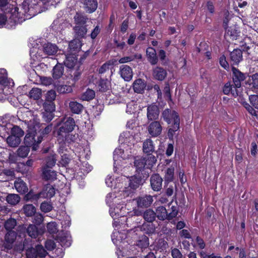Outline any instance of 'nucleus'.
Listing matches in <instances>:
<instances>
[{
	"label": "nucleus",
	"instance_id": "nucleus-1",
	"mask_svg": "<svg viewBox=\"0 0 258 258\" xmlns=\"http://www.w3.org/2000/svg\"><path fill=\"white\" fill-rule=\"evenodd\" d=\"M119 142L123 149L116 148L113 153L114 168H118L122 159L124 160L131 156L132 150L136 143L133 132L125 131L120 134Z\"/></svg>",
	"mask_w": 258,
	"mask_h": 258
},
{
	"label": "nucleus",
	"instance_id": "nucleus-2",
	"mask_svg": "<svg viewBox=\"0 0 258 258\" xmlns=\"http://www.w3.org/2000/svg\"><path fill=\"white\" fill-rule=\"evenodd\" d=\"M30 243H3L1 250L10 253L21 252L25 248L27 258H38L45 257L47 250L41 244H37L34 247H29Z\"/></svg>",
	"mask_w": 258,
	"mask_h": 258
},
{
	"label": "nucleus",
	"instance_id": "nucleus-3",
	"mask_svg": "<svg viewBox=\"0 0 258 258\" xmlns=\"http://www.w3.org/2000/svg\"><path fill=\"white\" fill-rule=\"evenodd\" d=\"M76 125L74 118L71 117H63L59 120L55 126V133L57 139L66 137V135L71 133Z\"/></svg>",
	"mask_w": 258,
	"mask_h": 258
},
{
	"label": "nucleus",
	"instance_id": "nucleus-4",
	"mask_svg": "<svg viewBox=\"0 0 258 258\" xmlns=\"http://www.w3.org/2000/svg\"><path fill=\"white\" fill-rule=\"evenodd\" d=\"M14 83L13 80L8 78L7 71L4 69H0V101L7 98V96L11 93L10 87H13Z\"/></svg>",
	"mask_w": 258,
	"mask_h": 258
},
{
	"label": "nucleus",
	"instance_id": "nucleus-5",
	"mask_svg": "<svg viewBox=\"0 0 258 258\" xmlns=\"http://www.w3.org/2000/svg\"><path fill=\"white\" fill-rule=\"evenodd\" d=\"M10 12L6 15L0 14V28L6 27L8 29L14 28L18 23V11L19 8L12 7Z\"/></svg>",
	"mask_w": 258,
	"mask_h": 258
},
{
	"label": "nucleus",
	"instance_id": "nucleus-6",
	"mask_svg": "<svg viewBox=\"0 0 258 258\" xmlns=\"http://www.w3.org/2000/svg\"><path fill=\"white\" fill-rule=\"evenodd\" d=\"M58 243L56 245L55 243H44V246L47 250L52 251V255L54 258H62L64 255V250L63 247L66 245L69 247L71 245L70 243Z\"/></svg>",
	"mask_w": 258,
	"mask_h": 258
},
{
	"label": "nucleus",
	"instance_id": "nucleus-7",
	"mask_svg": "<svg viewBox=\"0 0 258 258\" xmlns=\"http://www.w3.org/2000/svg\"><path fill=\"white\" fill-rule=\"evenodd\" d=\"M55 194V189L54 187L50 184H47L39 194L35 195L34 198H32V194L29 192L25 198L27 201L31 200L32 199L36 200L40 198H51L54 196Z\"/></svg>",
	"mask_w": 258,
	"mask_h": 258
},
{
	"label": "nucleus",
	"instance_id": "nucleus-8",
	"mask_svg": "<svg viewBox=\"0 0 258 258\" xmlns=\"http://www.w3.org/2000/svg\"><path fill=\"white\" fill-rule=\"evenodd\" d=\"M18 8H19V10L18 11V23H20L22 21L21 19H22L23 15L26 17V19H29L35 15V13L33 11V9L31 7H29V5L27 2H24L22 5Z\"/></svg>",
	"mask_w": 258,
	"mask_h": 258
},
{
	"label": "nucleus",
	"instance_id": "nucleus-9",
	"mask_svg": "<svg viewBox=\"0 0 258 258\" xmlns=\"http://www.w3.org/2000/svg\"><path fill=\"white\" fill-rule=\"evenodd\" d=\"M21 117L23 121L27 123L28 126L30 128H32L35 132H36L38 128H39V119L34 117H32V118L30 119L29 116L32 117V113L30 111L27 110L26 111L22 112Z\"/></svg>",
	"mask_w": 258,
	"mask_h": 258
},
{
	"label": "nucleus",
	"instance_id": "nucleus-10",
	"mask_svg": "<svg viewBox=\"0 0 258 258\" xmlns=\"http://www.w3.org/2000/svg\"><path fill=\"white\" fill-rule=\"evenodd\" d=\"M124 179L127 180L128 186L125 187L123 191L124 196L128 197L134 192V190L139 187L141 180L136 177H131L130 179L124 177Z\"/></svg>",
	"mask_w": 258,
	"mask_h": 258
},
{
	"label": "nucleus",
	"instance_id": "nucleus-11",
	"mask_svg": "<svg viewBox=\"0 0 258 258\" xmlns=\"http://www.w3.org/2000/svg\"><path fill=\"white\" fill-rule=\"evenodd\" d=\"M12 124L8 122L6 119L0 118V137L2 140H4L7 135L10 133L12 129Z\"/></svg>",
	"mask_w": 258,
	"mask_h": 258
},
{
	"label": "nucleus",
	"instance_id": "nucleus-12",
	"mask_svg": "<svg viewBox=\"0 0 258 258\" xmlns=\"http://www.w3.org/2000/svg\"><path fill=\"white\" fill-rule=\"evenodd\" d=\"M76 139V136L75 135H73L71 133L68 134L66 135V137L62 138V139L59 138L57 139V141L59 144V148L58 149L59 153L61 154L63 153L64 150H66L65 149V147L64 145L67 143H71L72 142H75Z\"/></svg>",
	"mask_w": 258,
	"mask_h": 258
},
{
	"label": "nucleus",
	"instance_id": "nucleus-13",
	"mask_svg": "<svg viewBox=\"0 0 258 258\" xmlns=\"http://www.w3.org/2000/svg\"><path fill=\"white\" fill-rule=\"evenodd\" d=\"M162 116L163 119L169 124L172 122H175L176 118L178 121H179V118L177 113L175 111L169 109L164 110Z\"/></svg>",
	"mask_w": 258,
	"mask_h": 258
},
{
	"label": "nucleus",
	"instance_id": "nucleus-14",
	"mask_svg": "<svg viewBox=\"0 0 258 258\" xmlns=\"http://www.w3.org/2000/svg\"><path fill=\"white\" fill-rule=\"evenodd\" d=\"M148 131L150 135L155 137L161 134L162 127L160 122L154 120L149 124Z\"/></svg>",
	"mask_w": 258,
	"mask_h": 258
},
{
	"label": "nucleus",
	"instance_id": "nucleus-15",
	"mask_svg": "<svg viewBox=\"0 0 258 258\" xmlns=\"http://www.w3.org/2000/svg\"><path fill=\"white\" fill-rule=\"evenodd\" d=\"M159 109L158 106L152 104L149 105L147 109V117L149 120H156L158 118Z\"/></svg>",
	"mask_w": 258,
	"mask_h": 258
},
{
	"label": "nucleus",
	"instance_id": "nucleus-16",
	"mask_svg": "<svg viewBox=\"0 0 258 258\" xmlns=\"http://www.w3.org/2000/svg\"><path fill=\"white\" fill-rule=\"evenodd\" d=\"M136 201L139 207L147 208L152 204L153 199L151 195H145L136 198Z\"/></svg>",
	"mask_w": 258,
	"mask_h": 258
},
{
	"label": "nucleus",
	"instance_id": "nucleus-17",
	"mask_svg": "<svg viewBox=\"0 0 258 258\" xmlns=\"http://www.w3.org/2000/svg\"><path fill=\"white\" fill-rule=\"evenodd\" d=\"M163 179L158 174H155L150 178V183L152 189L158 191L162 188Z\"/></svg>",
	"mask_w": 258,
	"mask_h": 258
},
{
	"label": "nucleus",
	"instance_id": "nucleus-18",
	"mask_svg": "<svg viewBox=\"0 0 258 258\" xmlns=\"http://www.w3.org/2000/svg\"><path fill=\"white\" fill-rule=\"evenodd\" d=\"M232 73L233 83L235 87L238 89L241 86V82L245 79V76L244 74L235 68H232Z\"/></svg>",
	"mask_w": 258,
	"mask_h": 258
},
{
	"label": "nucleus",
	"instance_id": "nucleus-19",
	"mask_svg": "<svg viewBox=\"0 0 258 258\" xmlns=\"http://www.w3.org/2000/svg\"><path fill=\"white\" fill-rule=\"evenodd\" d=\"M119 74L125 81H130L133 78L132 69L127 65H122L120 67Z\"/></svg>",
	"mask_w": 258,
	"mask_h": 258
},
{
	"label": "nucleus",
	"instance_id": "nucleus-20",
	"mask_svg": "<svg viewBox=\"0 0 258 258\" xmlns=\"http://www.w3.org/2000/svg\"><path fill=\"white\" fill-rule=\"evenodd\" d=\"M83 4V8L85 11L88 13L94 12L98 7L97 0H81Z\"/></svg>",
	"mask_w": 258,
	"mask_h": 258
},
{
	"label": "nucleus",
	"instance_id": "nucleus-21",
	"mask_svg": "<svg viewBox=\"0 0 258 258\" xmlns=\"http://www.w3.org/2000/svg\"><path fill=\"white\" fill-rule=\"evenodd\" d=\"M65 59L63 61L66 66L69 68H73L77 62V55H73L72 53H68L67 54H61Z\"/></svg>",
	"mask_w": 258,
	"mask_h": 258
},
{
	"label": "nucleus",
	"instance_id": "nucleus-22",
	"mask_svg": "<svg viewBox=\"0 0 258 258\" xmlns=\"http://www.w3.org/2000/svg\"><path fill=\"white\" fill-rule=\"evenodd\" d=\"M57 173L51 168H42V177L45 180L53 181L56 179Z\"/></svg>",
	"mask_w": 258,
	"mask_h": 258
},
{
	"label": "nucleus",
	"instance_id": "nucleus-23",
	"mask_svg": "<svg viewBox=\"0 0 258 258\" xmlns=\"http://www.w3.org/2000/svg\"><path fill=\"white\" fill-rule=\"evenodd\" d=\"M81 46V43L79 39L73 40L69 44L68 53L75 55L80 51Z\"/></svg>",
	"mask_w": 258,
	"mask_h": 258
},
{
	"label": "nucleus",
	"instance_id": "nucleus-24",
	"mask_svg": "<svg viewBox=\"0 0 258 258\" xmlns=\"http://www.w3.org/2000/svg\"><path fill=\"white\" fill-rule=\"evenodd\" d=\"M167 76L166 71L161 67H156L153 70V76L159 81L164 80Z\"/></svg>",
	"mask_w": 258,
	"mask_h": 258
},
{
	"label": "nucleus",
	"instance_id": "nucleus-25",
	"mask_svg": "<svg viewBox=\"0 0 258 258\" xmlns=\"http://www.w3.org/2000/svg\"><path fill=\"white\" fill-rule=\"evenodd\" d=\"M225 33L224 37L226 39L229 40H234L236 39L238 36V32L237 30L236 29L234 26H230L225 28Z\"/></svg>",
	"mask_w": 258,
	"mask_h": 258
},
{
	"label": "nucleus",
	"instance_id": "nucleus-26",
	"mask_svg": "<svg viewBox=\"0 0 258 258\" xmlns=\"http://www.w3.org/2000/svg\"><path fill=\"white\" fill-rule=\"evenodd\" d=\"M58 47L54 44L47 43L45 44L43 47L44 53L48 55H54L57 52Z\"/></svg>",
	"mask_w": 258,
	"mask_h": 258
},
{
	"label": "nucleus",
	"instance_id": "nucleus-27",
	"mask_svg": "<svg viewBox=\"0 0 258 258\" xmlns=\"http://www.w3.org/2000/svg\"><path fill=\"white\" fill-rule=\"evenodd\" d=\"M237 89L235 86L233 87V85L230 83L228 82L225 84L223 89V92L224 94L228 95L231 93L233 96L236 97L239 94V91Z\"/></svg>",
	"mask_w": 258,
	"mask_h": 258
},
{
	"label": "nucleus",
	"instance_id": "nucleus-28",
	"mask_svg": "<svg viewBox=\"0 0 258 258\" xmlns=\"http://www.w3.org/2000/svg\"><path fill=\"white\" fill-rule=\"evenodd\" d=\"M143 150L146 154H152L155 151V146L153 142L150 139L146 140L143 144Z\"/></svg>",
	"mask_w": 258,
	"mask_h": 258
},
{
	"label": "nucleus",
	"instance_id": "nucleus-29",
	"mask_svg": "<svg viewBox=\"0 0 258 258\" xmlns=\"http://www.w3.org/2000/svg\"><path fill=\"white\" fill-rule=\"evenodd\" d=\"M146 53L149 61L153 65L156 64L158 58L155 49L152 47H148L146 50Z\"/></svg>",
	"mask_w": 258,
	"mask_h": 258
},
{
	"label": "nucleus",
	"instance_id": "nucleus-30",
	"mask_svg": "<svg viewBox=\"0 0 258 258\" xmlns=\"http://www.w3.org/2000/svg\"><path fill=\"white\" fill-rule=\"evenodd\" d=\"M15 187L17 191L21 194H25L28 190L26 183L20 178H18L15 181Z\"/></svg>",
	"mask_w": 258,
	"mask_h": 258
},
{
	"label": "nucleus",
	"instance_id": "nucleus-31",
	"mask_svg": "<svg viewBox=\"0 0 258 258\" xmlns=\"http://www.w3.org/2000/svg\"><path fill=\"white\" fill-rule=\"evenodd\" d=\"M230 58L233 64H237L242 59V52L240 49H234L230 53Z\"/></svg>",
	"mask_w": 258,
	"mask_h": 258
},
{
	"label": "nucleus",
	"instance_id": "nucleus-32",
	"mask_svg": "<svg viewBox=\"0 0 258 258\" xmlns=\"http://www.w3.org/2000/svg\"><path fill=\"white\" fill-rule=\"evenodd\" d=\"M64 67L62 63L57 62L53 69L52 76L55 79L61 78L63 75Z\"/></svg>",
	"mask_w": 258,
	"mask_h": 258
},
{
	"label": "nucleus",
	"instance_id": "nucleus-33",
	"mask_svg": "<svg viewBox=\"0 0 258 258\" xmlns=\"http://www.w3.org/2000/svg\"><path fill=\"white\" fill-rule=\"evenodd\" d=\"M69 108L71 111L75 114H80L83 109V106L76 101H72L69 103Z\"/></svg>",
	"mask_w": 258,
	"mask_h": 258
},
{
	"label": "nucleus",
	"instance_id": "nucleus-34",
	"mask_svg": "<svg viewBox=\"0 0 258 258\" xmlns=\"http://www.w3.org/2000/svg\"><path fill=\"white\" fill-rule=\"evenodd\" d=\"M133 87L135 92L142 93L146 87V84L141 79H138L134 81Z\"/></svg>",
	"mask_w": 258,
	"mask_h": 258
},
{
	"label": "nucleus",
	"instance_id": "nucleus-35",
	"mask_svg": "<svg viewBox=\"0 0 258 258\" xmlns=\"http://www.w3.org/2000/svg\"><path fill=\"white\" fill-rule=\"evenodd\" d=\"M56 237V240L59 242H70L73 240L69 231H61L58 233Z\"/></svg>",
	"mask_w": 258,
	"mask_h": 258
},
{
	"label": "nucleus",
	"instance_id": "nucleus-36",
	"mask_svg": "<svg viewBox=\"0 0 258 258\" xmlns=\"http://www.w3.org/2000/svg\"><path fill=\"white\" fill-rule=\"evenodd\" d=\"M140 230L147 234L153 233L155 230V226L152 222H144L140 227Z\"/></svg>",
	"mask_w": 258,
	"mask_h": 258
},
{
	"label": "nucleus",
	"instance_id": "nucleus-37",
	"mask_svg": "<svg viewBox=\"0 0 258 258\" xmlns=\"http://www.w3.org/2000/svg\"><path fill=\"white\" fill-rule=\"evenodd\" d=\"M156 217V213L152 209L146 210L143 213V218L148 222H153Z\"/></svg>",
	"mask_w": 258,
	"mask_h": 258
},
{
	"label": "nucleus",
	"instance_id": "nucleus-38",
	"mask_svg": "<svg viewBox=\"0 0 258 258\" xmlns=\"http://www.w3.org/2000/svg\"><path fill=\"white\" fill-rule=\"evenodd\" d=\"M56 154H50L45 160V165L43 167L52 168L56 163Z\"/></svg>",
	"mask_w": 258,
	"mask_h": 258
},
{
	"label": "nucleus",
	"instance_id": "nucleus-39",
	"mask_svg": "<svg viewBox=\"0 0 258 258\" xmlns=\"http://www.w3.org/2000/svg\"><path fill=\"white\" fill-rule=\"evenodd\" d=\"M7 142L11 147H16L21 143V139L15 136H9L7 139Z\"/></svg>",
	"mask_w": 258,
	"mask_h": 258
},
{
	"label": "nucleus",
	"instance_id": "nucleus-40",
	"mask_svg": "<svg viewBox=\"0 0 258 258\" xmlns=\"http://www.w3.org/2000/svg\"><path fill=\"white\" fill-rule=\"evenodd\" d=\"M156 217L161 220L167 218L168 214L166 208L163 206L158 207L156 209Z\"/></svg>",
	"mask_w": 258,
	"mask_h": 258
},
{
	"label": "nucleus",
	"instance_id": "nucleus-41",
	"mask_svg": "<svg viewBox=\"0 0 258 258\" xmlns=\"http://www.w3.org/2000/svg\"><path fill=\"white\" fill-rule=\"evenodd\" d=\"M174 173V166H171L165 171L164 176L165 184L167 182H171L173 181Z\"/></svg>",
	"mask_w": 258,
	"mask_h": 258
},
{
	"label": "nucleus",
	"instance_id": "nucleus-42",
	"mask_svg": "<svg viewBox=\"0 0 258 258\" xmlns=\"http://www.w3.org/2000/svg\"><path fill=\"white\" fill-rule=\"evenodd\" d=\"M144 159L146 161V168L149 169L153 166L157 161L155 156L152 154H147V155L144 157Z\"/></svg>",
	"mask_w": 258,
	"mask_h": 258
},
{
	"label": "nucleus",
	"instance_id": "nucleus-43",
	"mask_svg": "<svg viewBox=\"0 0 258 258\" xmlns=\"http://www.w3.org/2000/svg\"><path fill=\"white\" fill-rule=\"evenodd\" d=\"M4 154L5 156H4L7 162H9L10 163H14L17 162L18 160L17 154H16L14 153H11L9 150L5 151Z\"/></svg>",
	"mask_w": 258,
	"mask_h": 258
},
{
	"label": "nucleus",
	"instance_id": "nucleus-44",
	"mask_svg": "<svg viewBox=\"0 0 258 258\" xmlns=\"http://www.w3.org/2000/svg\"><path fill=\"white\" fill-rule=\"evenodd\" d=\"M28 235L33 238H36L38 235V231L36 226L33 224H30L26 229Z\"/></svg>",
	"mask_w": 258,
	"mask_h": 258
},
{
	"label": "nucleus",
	"instance_id": "nucleus-45",
	"mask_svg": "<svg viewBox=\"0 0 258 258\" xmlns=\"http://www.w3.org/2000/svg\"><path fill=\"white\" fill-rule=\"evenodd\" d=\"M74 30L78 37L80 38H84L87 32V29L85 26H76L74 27Z\"/></svg>",
	"mask_w": 258,
	"mask_h": 258
},
{
	"label": "nucleus",
	"instance_id": "nucleus-46",
	"mask_svg": "<svg viewBox=\"0 0 258 258\" xmlns=\"http://www.w3.org/2000/svg\"><path fill=\"white\" fill-rule=\"evenodd\" d=\"M42 94L41 90L38 88H32L29 93V97L34 100H38Z\"/></svg>",
	"mask_w": 258,
	"mask_h": 258
},
{
	"label": "nucleus",
	"instance_id": "nucleus-47",
	"mask_svg": "<svg viewBox=\"0 0 258 258\" xmlns=\"http://www.w3.org/2000/svg\"><path fill=\"white\" fill-rule=\"evenodd\" d=\"M6 200L9 204L12 205H16L19 202L20 198L17 194H11L7 196Z\"/></svg>",
	"mask_w": 258,
	"mask_h": 258
},
{
	"label": "nucleus",
	"instance_id": "nucleus-48",
	"mask_svg": "<svg viewBox=\"0 0 258 258\" xmlns=\"http://www.w3.org/2000/svg\"><path fill=\"white\" fill-rule=\"evenodd\" d=\"M30 152V148L26 146H22L20 147L17 151V154L18 157L21 158L26 157Z\"/></svg>",
	"mask_w": 258,
	"mask_h": 258
},
{
	"label": "nucleus",
	"instance_id": "nucleus-49",
	"mask_svg": "<svg viewBox=\"0 0 258 258\" xmlns=\"http://www.w3.org/2000/svg\"><path fill=\"white\" fill-rule=\"evenodd\" d=\"M74 20L76 24L79 25H84L87 22L88 18L85 15L77 13L74 16Z\"/></svg>",
	"mask_w": 258,
	"mask_h": 258
},
{
	"label": "nucleus",
	"instance_id": "nucleus-50",
	"mask_svg": "<svg viewBox=\"0 0 258 258\" xmlns=\"http://www.w3.org/2000/svg\"><path fill=\"white\" fill-rule=\"evenodd\" d=\"M95 95V93L94 90L90 89H88L86 92H85L81 96V99L83 100L89 101L93 99Z\"/></svg>",
	"mask_w": 258,
	"mask_h": 258
},
{
	"label": "nucleus",
	"instance_id": "nucleus-51",
	"mask_svg": "<svg viewBox=\"0 0 258 258\" xmlns=\"http://www.w3.org/2000/svg\"><path fill=\"white\" fill-rule=\"evenodd\" d=\"M35 140L34 135L32 133H27L24 138V143L26 146L29 147L33 145Z\"/></svg>",
	"mask_w": 258,
	"mask_h": 258
},
{
	"label": "nucleus",
	"instance_id": "nucleus-52",
	"mask_svg": "<svg viewBox=\"0 0 258 258\" xmlns=\"http://www.w3.org/2000/svg\"><path fill=\"white\" fill-rule=\"evenodd\" d=\"M24 213L27 216H32L36 212V209L34 206L31 204L25 205L23 207Z\"/></svg>",
	"mask_w": 258,
	"mask_h": 258
},
{
	"label": "nucleus",
	"instance_id": "nucleus-53",
	"mask_svg": "<svg viewBox=\"0 0 258 258\" xmlns=\"http://www.w3.org/2000/svg\"><path fill=\"white\" fill-rule=\"evenodd\" d=\"M10 133L12 134L11 135L18 137L20 139L24 135V132L18 126L13 125V124H12Z\"/></svg>",
	"mask_w": 258,
	"mask_h": 258
},
{
	"label": "nucleus",
	"instance_id": "nucleus-54",
	"mask_svg": "<svg viewBox=\"0 0 258 258\" xmlns=\"http://www.w3.org/2000/svg\"><path fill=\"white\" fill-rule=\"evenodd\" d=\"M167 182L165 184V188L166 190V194L167 196H171L174 192V189L176 188V185L175 183Z\"/></svg>",
	"mask_w": 258,
	"mask_h": 258
},
{
	"label": "nucleus",
	"instance_id": "nucleus-55",
	"mask_svg": "<svg viewBox=\"0 0 258 258\" xmlns=\"http://www.w3.org/2000/svg\"><path fill=\"white\" fill-rule=\"evenodd\" d=\"M17 225V221L14 218L8 219L5 223V228L7 231L12 230Z\"/></svg>",
	"mask_w": 258,
	"mask_h": 258
},
{
	"label": "nucleus",
	"instance_id": "nucleus-56",
	"mask_svg": "<svg viewBox=\"0 0 258 258\" xmlns=\"http://www.w3.org/2000/svg\"><path fill=\"white\" fill-rule=\"evenodd\" d=\"M110 83L107 80H101L98 85L99 90L101 92H106L110 88Z\"/></svg>",
	"mask_w": 258,
	"mask_h": 258
},
{
	"label": "nucleus",
	"instance_id": "nucleus-57",
	"mask_svg": "<svg viewBox=\"0 0 258 258\" xmlns=\"http://www.w3.org/2000/svg\"><path fill=\"white\" fill-rule=\"evenodd\" d=\"M134 163L137 169L140 171L142 170L144 168L146 167V161L144 159V157L136 159Z\"/></svg>",
	"mask_w": 258,
	"mask_h": 258
},
{
	"label": "nucleus",
	"instance_id": "nucleus-58",
	"mask_svg": "<svg viewBox=\"0 0 258 258\" xmlns=\"http://www.w3.org/2000/svg\"><path fill=\"white\" fill-rule=\"evenodd\" d=\"M57 91L59 93H70L73 91L72 88L71 86L67 85H59L57 87Z\"/></svg>",
	"mask_w": 258,
	"mask_h": 258
},
{
	"label": "nucleus",
	"instance_id": "nucleus-59",
	"mask_svg": "<svg viewBox=\"0 0 258 258\" xmlns=\"http://www.w3.org/2000/svg\"><path fill=\"white\" fill-rule=\"evenodd\" d=\"M122 208V207L121 208L118 207H110L109 210V213L110 216L114 219L117 218V217H121L122 214L120 213L121 210Z\"/></svg>",
	"mask_w": 258,
	"mask_h": 258
},
{
	"label": "nucleus",
	"instance_id": "nucleus-60",
	"mask_svg": "<svg viewBox=\"0 0 258 258\" xmlns=\"http://www.w3.org/2000/svg\"><path fill=\"white\" fill-rule=\"evenodd\" d=\"M251 80L252 82L249 84L250 88L254 91H257L258 90V73L252 75Z\"/></svg>",
	"mask_w": 258,
	"mask_h": 258
},
{
	"label": "nucleus",
	"instance_id": "nucleus-61",
	"mask_svg": "<svg viewBox=\"0 0 258 258\" xmlns=\"http://www.w3.org/2000/svg\"><path fill=\"white\" fill-rule=\"evenodd\" d=\"M123 233L117 231H113L111 235V239L113 242H120L123 240L124 237Z\"/></svg>",
	"mask_w": 258,
	"mask_h": 258
},
{
	"label": "nucleus",
	"instance_id": "nucleus-62",
	"mask_svg": "<svg viewBox=\"0 0 258 258\" xmlns=\"http://www.w3.org/2000/svg\"><path fill=\"white\" fill-rule=\"evenodd\" d=\"M17 234L14 231H8L5 235V242H15Z\"/></svg>",
	"mask_w": 258,
	"mask_h": 258
},
{
	"label": "nucleus",
	"instance_id": "nucleus-63",
	"mask_svg": "<svg viewBox=\"0 0 258 258\" xmlns=\"http://www.w3.org/2000/svg\"><path fill=\"white\" fill-rule=\"evenodd\" d=\"M138 104L134 101H131L126 104V112L129 114L133 113L137 108Z\"/></svg>",
	"mask_w": 258,
	"mask_h": 258
},
{
	"label": "nucleus",
	"instance_id": "nucleus-64",
	"mask_svg": "<svg viewBox=\"0 0 258 258\" xmlns=\"http://www.w3.org/2000/svg\"><path fill=\"white\" fill-rule=\"evenodd\" d=\"M40 209L44 213H48L52 209V205L47 202H44L40 205Z\"/></svg>",
	"mask_w": 258,
	"mask_h": 258
}]
</instances>
